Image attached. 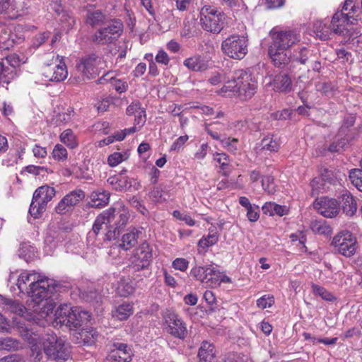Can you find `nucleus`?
I'll return each instance as SVG.
<instances>
[{"instance_id":"nucleus-1","label":"nucleus","mask_w":362,"mask_h":362,"mask_svg":"<svg viewBox=\"0 0 362 362\" xmlns=\"http://www.w3.org/2000/svg\"><path fill=\"white\" fill-rule=\"evenodd\" d=\"M271 42L268 54L275 66L284 68L291 62L290 49L300 41V35L295 30L273 28L269 33Z\"/></svg>"},{"instance_id":"nucleus-2","label":"nucleus","mask_w":362,"mask_h":362,"mask_svg":"<svg viewBox=\"0 0 362 362\" xmlns=\"http://www.w3.org/2000/svg\"><path fill=\"white\" fill-rule=\"evenodd\" d=\"M109 222L108 230L104 234L103 240H112L118 238L121 230L127 226L129 219L128 209L122 202H117L106 210Z\"/></svg>"},{"instance_id":"nucleus-3","label":"nucleus","mask_w":362,"mask_h":362,"mask_svg":"<svg viewBox=\"0 0 362 362\" xmlns=\"http://www.w3.org/2000/svg\"><path fill=\"white\" fill-rule=\"evenodd\" d=\"M42 347L45 354L49 359L66 361L71 357L70 343L54 334H47L44 337Z\"/></svg>"},{"instance_id":"nucleus-4","label":"nucleus","mask_w":362,"mask_h":362,"mask_svg":"<svg viewBox=\"0 0 362 362\" xmlns=\"http://www.w3.org/2000/svg\"><path fill=\"white\" fill-rule=\"evenodd\" d=\"M199 17L202 28L207 32L218 34L223 28L224 13L214 6H204Z\"/></svg>"},{"instance_id":"nucleus-5","label":"nucleus","mask_w":362,"mask_h":362,"mask_svg":"<svg viewBox=\"0 0 362 362\" xmlns=\"http://www.w3.org/2000/svg\"><path fill=\"white\" fill-rule=\"evenodd\" d=\"M247 36L232 35L221 43V50L226 56L234 59H242L248 52Z\"/></svg>"},{"instance_id":"nucleus-6","label":"nucleus","mask_w":362,"mask_h":362,"mask_svg":"<svg viewBox=\"0 0 362 362\" xmlns=\"http://www.w3.org/2000/svg\"><path fill=\"white\" fill-rule=\"evenodd\" d=\"M55 192V189L52 187L44 185L38 187L33 196L29 208L30 214L35 218H39L45 211L47 203L54 197Z\"/></svg>"},{"instance_id":"nucleus-7","label":"nucleus","mask_w":362,"mask_h":362,"mask_svg":"<svg viewBox=\"0 0 362 362\" xmlns=\"http://www.w3.org/2000/svg\"><path fill=\"white\" fill-rule=\"evenodd\" d=\"M122 31V23L118 20H113L106 26L98 29L92 36V41L97 45H107L117 40Z\"/></svg>"},{"instance_id":"nucleus-8","label":"nucleus","mask_w":362,"mask_h":362,"mask_svg":"<svg viewBox=\"0 0 362 362\" xmlns=\"http://www.w3.org/2000/svg\"><path fill=\"white\" fill-rule=\"evenodd\" d=\"M29 290L27 294L37 304L43 300L47 299L56 291L55 284L52 279H49L42 275L39 277V281H36Z\"/></svg>"},{"instance_id":"nucleus-9","label":"nucleus","mask_w":362,"mask_h":362,"mask_svg":"<svg viewBox=\"0 0 362 362\" xmlns=\"http://www.w3.org/2000/svg\"><path fill=\"white\" fill-rule=\"evenodd\" d=\"M356 240L352 233L348 230H344L336 235L332 241L335 251L345 257L352 256L356 250Z\"/></svg>"},{"instance_id":"nucleus-10","label":"nucleus","mask_w":362,"mask_h":362,"mask_svg":"<svg viewBox=\"0 0 362 362\" xmlns=\"http://www.w3.org/2000/svg\"><path fill=\"white\" fill-rule=\"evenodd\" d=\"M35 13V8L26 4L19 9L16 0H0V15L8 20H16L24 15Z\"/></svg>"},{"instance_id":"nucleus-11","label":"nucleus","mask_w":362,"mask_h":362,"mask_svg":"<svg viewBox=\"0 0 362 362\" xmlns=\"http://www.w3.org/2000/svg\"><path fill=\"white\" fill-rule=\"evenodd\" d=\"M257 81L251 74L238 71V97L243 100L250 99L256 93Z\"/></svg>"},{"instance_id":"nucleus-12","label":"nucleus","mask_w":362,"mask_h":362,"mask_svg":"<svg viewBox=\"0 0 362 362\" xmlns=\"http://www.w3.org/2000/svg\"><path fill=\"white\" fill-rule=\"evenodd\" d=\"M42 75L45 81L61 82L68 76V71L64 62L62 60L59 64H48L42 68Z\"/></svg>"},{"instance_id":"nucleus-13","label":"nucleus","mask_w":362,"mask_h":362,"mask_svg":"<svg viewBox=\"0 0 362 362\" xmlns=\"http://www.w3.org/2000/svg\"><path fill=\"white\" fill-rule=\"evenodd\" d=\"M85 192L76 189L65 195L55 207L57 214H64L71 211L76 205L85 198Z\"/></svg>"},{"instance_id":"nucleus-14","label":"nucleus","mask_w":362,"mask_h":362,"mask_svg":"<svg viewBox=\"0 0 362 362\" xmlns=\"http://www.w3.org/2000/svg\"><path fill=\"white\" fill-rule=\"evenodd\" d=\"M100 60L95 54H90L80 60L76 69L87 79L94 78L98 73V66Z\"/></svg>"},{"instance_id":"nucleus-15","label":"nucleus","mask_w":362,"mask_h":362,"mask_svg":"<svg viewBox=\"0 0 362 362\" xmlns=\"http://www.w3.org/2000/svg\"><path fill=\"white\" fill-rule=\"evenodd\" d=\"M152 259V252L149 245L143 243L136 250L132 259V267L135 271H140L147 268Z\"/></svg>"},{"instance_id":"nucleus-16","label":"nucleus","mask_w":362,"mask_h":362,"mask_svg":"<svg viewBox=\"0 0 362 362\" xmlns=\"http://www.w3.org/2000/svg\"><path fill=\"white\" fill-rule=\"evenodd\" d=\"M356 19L351 12H336L331 21L333 33L338 35H346L348 33L347 26L354 24Z\"/></svg>"},{"instance_id":"nucleus-17","label":"nucleus","mask_w":362,"mask_h":362,"mask_svg":"<svg viewBox=\"0 0 362 362\" xmlns=\"http://www.w3.org/2000/svg\"><path fill=\"white\" fill-rule=\"evenodd\" d=\"M314 207L323 216L332 218L339 212V204L334 199L322 197L317 199L314 203Z\"/></svg>"},{"instance_id":"nucleus-18","label":"nucleus","mask_w":362,"mask_h":362,"mask_svg":"<svg viewBox=\"0 0 362 362\" xmlns=\"http://www.w3.org/2000/svg\"><path fill=\"white\" fill-rule=\"evenodd\" d=\"M114 349L111 350L107 357V361L111 362H130L133 356L131 348L127 344L116 342L113 344Z\"/></svg>"},{"instance_id":"nucleus-19","label":"nucleus","mask_w":362,"mask_h":362,"mask_svg":"<svg viewBox=\"0 0 362 362\" xmlns=\"http://www.w3.org/2000/svg\"><path fill=\"white\" fill-rule=\"evenodd\" d=\"M168 325V332L173 337L183 339L187 334V327L183 321L174 313H170L165 317Z\"/></svg>"},{"instance_id":"nucleus-20","label":"nucleus","mask_w":362,"mask_h":362,"mask_svg":"<svg viewBox=\"0 0 362 362\" xmlns=\"http://www.w3.org/2000/svg\"><path fill=\"white\" fill-rule=\"evenodd\" d=\"M90 315L88 311L81 310L79 308H72L64 325L70 329H77L83 323L90 320Z\"/></svg>"},{"instance_id":"nucleus-21","label":"nucleus","mask_w":362,"mask_h":362,"mask_svg":"<svg viewBox=\"0 0 362 362\" xmlns=\"http://www.w3.org/2000/svg\"><path fill=\"white\" fill-rule=\"evenodd\" d=\"M124 172H126V170H122L119 175L110 176L107 180V183L116 191L131 190L132 187L137 189V187H135L136 184L135 180L127 176H123L122 174Z\"/></svg>"},{"instance_id":"nucleus-22","label":"nucleus","mask_w":362,"mask_h":362,"mask_svg":"<svg viewBox=\"0 0 362 362\" xmlns=\"http://www.w3.org/2000/svg\"><path fill=\"white\" fill-rule=\"evenodd\" d=\"M343 212L347 216H353L357 211V202L355 197L347 190L341 192L339 197Z\"/></svg>"},{"instance_id":"nucleus-23","label":"nucleus","mask_w":362,"mask_h":362,"mask_svg":"<svg viewBox=\"0 0 362 362\" xmlns=\"http://www.w3.org/2000/svg\"><path fill=\"white\" fill-rule=\"evenodd\" d=\"M40 274L35 272H28L27 271L22 272L18 276L17 281V286L21 292L27 293L30 287H31L36 281H39Z\"/></svg>"},{"instance_id":"nucleus-24","label":"nucleus","mask_w":362,"mask_h":362,"mask_svg":"<svg viewBox=\"0 0 362 362\" xmlns=\"http://www.w3.org/2000/svg\"><path fill=\"white\" fill-rule=\"evenodd\" d=\"M183 64L193 71H203L209 67L208 61L199 54L186 59Z\"/></svg>"},{"instance_id":"nucleus-25","label":"nucleus","mask_w":362,"mask_h":362,"mask_svg":"<svg viewBox=\"0 0 362 362\" xmlns=\"http://www.w3.org/2000/svg\"><path fill=\"white\" fill-rule=\"evenodd\" d=\"M106 16L101 10L90 8L86 15V23L91 27L101 26L105 24Z\"/></svg>"},{"instance_id":"nucleus-26","label":"nucleus","mask_w":362,"mask_h":362,"mask_svg":"<svg viewBox=\"0 0 362 362\" xmlns=\"http://www.w3.org/2000/svg\"><path fill=\"white\" fill-rule=\"evenodd\" d=\"M272 86L276 92L288 93L292 88L291 80L286 74L276 75L273 80Z\"/></svg>"},{"instance_id":"nucleus-27","label":"nucleus","mask_w":362,"mask_h":362,"mask_svg":"<svg viewBox=\"0 0 362 362\" xmlns=\"http://www.w3.org/2000/svg\"><path fill=\"white\" fill-rule=\"evenodd\" d=\"M106 214H107L104 211L96 217L93 225L92 230L88 233L89 238H95L99 235L104 227L106 228L107 231L108 230L109 222Z\"/></svg>"},{"instance_id":"nucleus-28","label":"nucleus","mask_w":362,"mask_h":362,"mask_svg":"<svg viewBox=\"0 0 362 362\" xmlns=\"http://www.w3.org/2000/svg\"><path fill=\"white\" fill-rule=\"evenodd\" d=\"M310 51L305 47H299L293 50L291 53V62L288 66V69H291L293 63H299L300 64H305L308 60Z\"/></svg>"},{"instance_id":"nucleus-29","label":"nucleus","mask_w":362,"mask_h":362,"mask_svg":"<svg viewBox=\"0 0 362 362\" xmlns=\"http://www.w3.org/2000/svg\"><path fill=\"white\" fill-rule=\"evenodd\" d=\"M198 357L201 362H214L215 348L213 344L203 341L199 349Z\"/></svg>"},{"instance_id":"nucleus-30","label":"nucleus","mask_w":362,"mask_h":362,"mask_svg":"<svg viewBox=\"0 0 362 362\" xmlns=\"http://www.w3.org/2000/svg\"><path fill=\"white\" fill-rule=\"evenodd\" d=\"M17 330L20 335L30 344H36L40 340V335L24 323L17 324Z\"/></svg>"},{"instance_id":"nucleus-31","label":"nucleus","mask_w":362,"mask_h":362,"mask_svg":"<svg viewBox=\"0 0 362 362\" xmlns=\"http://www.w3.org/2000/svg\"><path fill=\"white\" fill-rule=\"evenodd\" d=\"M218 93L225 97L238 96V71L235 73V78L226 82Z\"/></svg>"},{"instance_id":"nucleus-32","label":"nucleus","mask_w":362,"mask_h":362,"mask_svg":"<svg viewBox=\"0 0 362 362\" xmlns=\"http://www.w3.org/2000/svg\"><path fill=\"white\" fill-rule=\"evenodd\" d=\"M313 30L317 37L322 40L329 39L332 32H333L332 24L328 25L327 23L322 21H316L314 23Z\"/></svg>"},{"instance_id":"nucleus-33","label":"nucleus","mask_w":362,"mask_h":362,"mask_svg":"<svg viewBox=\"0 0 362 362\" xmlns=\"http://www.w3.org/2000/svg\"><path fill=\"white\" fill-rule=\"evenodd\" d=\"M262 210L266 215L274 216L278 215L282 216L288 213V209L286 206L279 205L274 202H267L262 207Z\"/></svg>"},{"instance_id":"nucleus-34","label":"nucleus","mask_w":362,"mask_h":362,"mask_svg":"<svg viewBox=\"0 0 362 362\" xmlns=\"http://www.w3.org/2000/svg\"><path fill=\"white\" fill-rule=\"evenodd\" d=\"M110 194L103 189H98L91 193L90 199L92 206L101 207L106 206L110 201Z\"/></svg>"},{"instance_id":"nucleus-35","label":"nucleus","mask_w":362,"mask_h":362,"mask_svg":"<svg viewBox=\"0 0 362 362\" xmlns=\"http://www.w3.org/2000/svg\"><path fill=\"white\" fill-rule=\"evenodd\" d=\"M141 232L136 229H133L129 233L124 234L122 238V243L119 246L124 250H128L134 247L137 243L139 235Z\"/></svg>"},{"instance_id":"nucleus-36","label":"nucleus","mask_w":362,"mask_h":362,"mask_svg":"<svg viewBox=\"0 0 362 362\" xmlns=\"http://www.w3.org/2000/svg\"><path fill=\"white\" fill-rule=\"evenodd\" d=\"M0 303L5 305L6 310L18 315H22L25 309L18 300L6 298L1 295H0Z\"/></svg>"},{"instance_id":"nucleus-37","label":"nucleus","mask_w":362,"mask_h":362,"mask_svg":"<svg viewBox=\"0 0 362 362\" xmlns=\"http://www.w3.org/2000/svg\"><path fill=\"white\" fill-rule=\"evenodd\" d=\"M133 314V305L131 303H122L112 311V316L119 320H126Z\"/></svg>"},{"instance_id":"nucleus-38","label":"nucleus","mask_w":362,"mask_h":362,"mask_svg":"<svg viewBox=\"0 0 362 362\" xmlns=\"http://www.w3.org/2000/svg\"><path fill=\"white\" fill-rule=\"evenodd\" d=\"M211 272H213V264H209L205 267H193L190 271V274L197 280L205 284L209 274Z\"/></svg>"},{"instance_id":"nucleus-39","label":"nucleus","mask_w":362,"mask_h":362,"mask_svg":"<svg viewBox=\"0 0 362 362\" xmlns=\"http://www.w3.org/2000/svg\"><path fill=\"white\" fill-rule=\"evenodd\" d=\"M312 231L318 235H330L332 233L331 226L324 220H315L311 222Z\"/></svg>"},{"instance_id":"nucleus-40","label":"nucleus","mask_w":362,"mask_h":362,"mask_svg":"<svg viewBox=\"0 0 362 362\" xmlns=\"http://www.w3.org/2000/svg\"><path fill=\"white\" fill-rule=\"evenodd\" d=\"M133 282L129 279H121L116 288V293L121 297H128L134 292Z\"/></svg>"},{"instance_id":"nucleus-41","label":"nucleus","mask_w":362,"mask_h":362,"mask_svg":"<svg viewBox=\"0 0 362 362\" xmlns=\"http://www.w3.org/2000/svg\"><path fill=\"white\" fill-rule=\"evenodd\" d=\"M17 77L16 69L13 66H8L3 61L1 71H0V81L8 84Z\"/></svg>"},{"instance_id":"nucleus-42","label":"nucleus","mask_w":362,"mask_h":362,"mask_svg":"<svg viewBox=\"0 0 362 362\" xmlns=\"http://www.w3.org/2000/svg\"><path fill=\"white\" fill-rule=\"evenodd\" d=\"M60 141L70 148H75L78 146V141L73 131L70 129L64 130L60 134Z\"/></svg>"},{"instance_id":"nucleus-43","label":"nucleus","mask_w":362,"mask_h":362,"mask_svg":"<svg viewBox=\"0 0 362 362\" xmlns=\"http://www.w3.org/2000/svg\"><path fill=\"white\" fill-rule=\"evenodd\" d=\"M71 307L69 305H61L55 311V322L58 325H64L69 312L71 311Z\"/></svg>"},{"instance_id":"nucleus-44","label":"nucleus","mask_w":362,"mask_h":362,"mask_svg":"<svg viewBox=\"0 0 362 362\" xmlns=\"http://www.w3.org/2000/svg\"><path fill=\"white\" fill-rule=\"evenodd\" d=\"M21 348L18 340L11 337H6L0 339V350L8 351H16Z\"/></svg>"},{"instance_id":"nucleus-45","label":"nucleus","mask_w":362,"mask_h":362,"mask_svg":"<svg viewBox=\"0 0 362 362\" xmlns=\"http://www.w3.org/2000/svg\"><path fill=\"white\" fill-rule=\"evenodd\" d=\"M214 160L220 164L223 175L228 176L230 173L228 169L229 165V158L228 155L224 153H216L214 154Z\"/></svg>"},{"instance_id":"nucleus-46","label":"nucleus","mask_w":362,"mask_h":362,"mask_svg":"<svg viewBox=\"0 0 362 362\" xmlns=\"http://www.w3.org/2000/svg\"><path fill=\"white\" fill-rule=\"evenodd\" d=\"M224 129V125L218 122H211L205 125V131L214 139L220 141L221 136L216 130L222 131Z\"/></svg>"},{"instance_id":"nucleus-47","label":"nucleus","mask_w":362,"mask_h":362,"mask_svg":"<svg viewBox=\"0 0 362 362\" xmlns=\"http://www.w3.org/2000/svg\"><path fill=\"white\" fill-rule=\"evenodd\" d=\"M261 145L262 149L272 152L277 151L280 146L279 142L276 140V139H274L273 136H267L264 137L261 141Z\"/></svg>"},{"instance_id":"nucleus-48","label":"nucleus","mask_w":362,"mask_h":362,"mask_svg":"<svg viewBox=\"0 0 362 362\" xmlns=\"http://www.w3.org/2000/svg\"><path fill=\"white\" fill-rule=\"evenodd\" d=\"M52 155L55 160L63 162L67 159L68 153L63 145L57 144L54 147Z\"/></svg>"},{"instance_id":"nucleus-49","label":"nucleus","mask_w":362,"mask_h":362,"mask_svg":"<svg viewBox=\"0 0 362 362\" xmlns=\"http://www.w3.org/2000/svg\"><path fill=\"white\" fill-rule=\"evenodd\" d=\"M262 186L263 189L269 194H273L276 191V185L274 183V179L272 176H264L262 179Z\"/></svg>"},{"instance_id":"nucleus-50","label":"nucleus","mask_w":362,"mask_h":362,"mask_svg":"<svg viewBox=\"0 0 362 362\" xmlns=\"http://www.w3.org/2000/svg\"><path fill=\"white\" fill-rule=\"evenodd\" d=\"M221 273L213 265V272L209 274L205 284L207 287H217L220 285Z\"/></svg>"},{"instance_id":"nucleus-51","label":"nucleus","mask_w":362,"mask_h":362,"mask_svg":"<svg viewBox=\"0 0 362 362\" xmlns=\"http://www.w3.org/2000/svg\"><path fill=\"white\" fill-rule=\"evenodd\" d=\"M349 178L352 184L362 192V173L358 168L352 169L349 173Z\"/></svg>"},{"instance_id":"nucleus-52","label":"nucleus","mask_w":362,"mask_h":362,"mask_svg":"<svg viewBox=\"0 0 362 362\" xmlns=\"http://www.w3.org/2000/svg\"><path fill=\"white\" fill-rule=\"evenodd\" d=\"M347 139L345 138H339V136L337 139L332 142L329 147L328 151L331 153H338L344 148L346 145L347 144Z\"/></svg>"},{"instance_id":"nucleus-53","label":"nucleus","mask_w":362,"mask_h":362,"mask_svg":"<svg viewBox=\"0 0 362 362\" xmlns=\"http://www.w3.org/2000/svg\"><path fill=\"white\" fill-rule=\"evenodd\" d=\"M218 240V236L216 233L209 234L206 237L199 240L198 245L202 248H206L215 245Z\"/></svg>"},{"instance_id":"nucleus-54","label":"nucleus","mask_w":362,"mask_h":362,"mask_svg":"<svg viewBox=\"0 0 362 362\" xmlns=\"http://www.w3.org/2000/svg\"><path fill=\"white\" fill-rule=\"evenodd\" d=\"M127 156L125 153L115 152L108 156L107 163L110 166L114 167L127 160Z\"/></svg>"},{"instance_id":"nucleus-55","label":"nucleus","mask_w":362,"mask_h":362,"mask_svg":"<svg viewBox=\"0 0 362 362\" xmlns=\"http://www.w3.org/2000/svg\"><path fill=\"white\" fill-rule=\"evenodd\" d=\"M316 90L326 95H332L334 85L331 82H318L316 86Z\"/></svg>"},{"instance_id":"nucleus-56","label":"nucleus","mask_w":362,"mask_h":362,"mask_svg":"<svg viewBox=\"0 0 362 362\" xmlns=\"http://www.w3.org/2000/svg\"><path fill=\"white\" fill-rule=\"evenodd\" d=\"M313 291L315 293L320 296L322 299L331 301L333 300L334 296L333 295L327 291L325 288L321 287L318 285L313 284Z\"/></svg>"},{"instance_id":"nucleus-57","label":"nucleus","mask_w":362,"mask_h":362,"mask_svg":"<svg viewBox=\"0 0 362 362\" xmlns=\"http://www.w3.org/2000/svg\"><path fill=\"white\" fill-rule=\"evenodd\" d=\"M274 303V298L269 295H264L257 300V305L261 309L270 308Z\"/></svg>"},{"instance_id":"nucleus-58","label":"nucleus","mask_w":362,"mask_h":362,"mask_svg":"<svg viewBox=\"0 0 362 362\" xmlns=\"http://www.w3.org/2000/svg\"><path fill=\"white\" fill-rule=\"evenodd\" d=\"M173 216L177 219L185 221V223L189 226L195 225V221L187 214L175 210L173 211Z\"/></svg>"},{"instance_id":"nucleus-59","label":"nucleus","mask_w":362,"mask_h":362,"mask_svg":"<svg viewBox=\"0 0 362 362\" xmlns=\"http://www.w3.org/2000/svg\"><path fill=\"white\" fill-rule=\"evenodd\" d=\"M83 298L89 302L96 301L98 302L101 299L100 293L95 289L90 288V290L84 291Z\"/></svg>"},{"instance_id":"nucleus-60","label":"nucleus","mask_w":362,"mask_h":362,"mask_svg":"<svg viewBox=\"0 0 362 362\" xmlns=\"http://www.w3.org/2000/svg\"><path fill=\"white\" fill-rule=\"evenodd\" d=\"M223 146L226 148L230 152H235L237 151L238 139L235 138H224L220 140Z\"/></svg>"},{"instance_id":"nucleus-61","label":"nucleus","mask_w":362,"mask_h":362,"mask_svg":"<svg viewBox=\"0 0 362 362\" xmlns=\"http://www.w3.org/2000/svg\"><path fill=\"white\" fill-rule=\"evenodd\" d=\"M166 195L160 187H154L151 192V197L156 202L167 200Z\"/></svg>"},{"instance_id":"nucleus-62","label":"nucleus","mask_w":362,"mask_h":362,"mask_svg":"<svg viewBox=\"0 0 362 362\" xmlns=\"http://www.w3.org/2000/svg\"><path fill=\"white\" fill-rule=\"evenodd\" d=\"M246 210L247 217L250 221L255 222L258 220L259 217V209L258 206L253 205L252 206L248 208Z\"/></svg>"},{"instance_id":"nucleus-63","label":"nucleus","mask_w":362,"mask_h":362,"mask_svg":"<svg viewBox=\"0 0 362 362\" xmlns=\"http://www.w3.org/2000/svg\"><path fill=\"white\" fill-rule=\"evenodd\" d=\"M194 21H187L185 23L184 28L182 29V31L181 33V35L185 37H190L193 36L194 33Z\"/></svg>"},{"instance_id":"nucleus-64","label":"nucleus","mask_w":362,"mask_h":362,"mask_svg":"<svg viewBox=\"0 0 362 362\" xmlns=\"http://www.w3.org/2000/svg\"><path fill=\"white\" fill-rule=\"evenodd\" d=\"M189 262L185 258H176L172 263V266L175 269L181 272L185 271L188 267Z\"/></svg>"}]
</instances>
